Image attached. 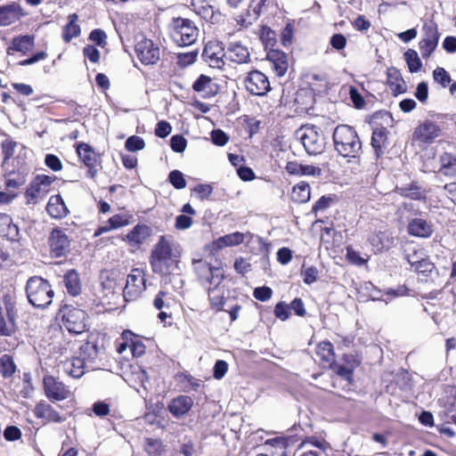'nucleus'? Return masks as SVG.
<instances>
[{"label":"nucleus","mask_w":456,"mask_h":456,"mask_svg":"<svg viewBox=\"0 0 456 456\" xmlns=\"http://www.w3.org/2000/svg\"><path fill=\"white\" fill-rule=\"evenodd\" d=\"M315 354L319 357L320 364L323 368H330L334 370L336 365V354L332 343L323 340L317 344Z\"/></svg>","instance_id":"25"},{"label":"nucleus","mask_w":456,"mask_h":456,"mask_svg":"<svg viewBox=\"0 0 456 456\" xmlns=\"http://www.w3.org/2000/svg\"><path fill=\"white\" fill-rule=\"evenodd\" d=\"M26 183V176L20 172H11L5 175L4 187L7 191L17 190Z\"/></svg>","instance_id":"47"},{"label":"nucleus","mask_w":456,"mask_h":456,"mask_svg":"<svg viewBox=\"0 0 456 456\" xmlns=\"http://www.w3.org/2000/svg\"><path fill=\"white\" fill-rule=\"evenodd\" d=\"M334 149L343 158L360 159L362 153V143L354 127L340 124L336 126L332 134Z\"/></svg>","instance_id":"1"},{"label":"nucleus","mask_w":456,"mask_h":456,"mask_svg":"<svg viewBox=\"0 0 456 456\" xmlns=\"http://www.w3.org/2000/svg\"><path fill=\"white\" fill-rule=\"evenodd\" d=\"M346 258L349 264L357 266H362L367 263V260L361 256L360 253L351 246L346 248Z\"/></svg>","instance_id":"57"},{"label":"nucleus","mask_w":456,"mask_h":456,"mask_svg":"<svg viewBox=\"0 0 456 456\" xmlns=\"http://www.w3.org/2000/svg\"><path fill=\"white\" fill-rule=\"evenodd\" d=\"M285 170L290 175H320L322 172L318 167L303 165L296 160L288 161Z\"/></svg>","instance_id":"36"},{"label":"nucleus","mask_w":456,"mask_h":456,"mask_svg":"<svg viewBox=\"0 0 456 456\" xmlns=\"http://www.w3.org/2000/svg\"><path fill=\"white\" fill-rule=\"evenodd\" d=\"M213 287L208 289V300L210 308L216 313L225 311L229 314L231 322H235L239 318V313L242 306L239 303L232 304L228 310L224 309V305L227 301H232L231 297H226L224 291L219 292L218 286L213 284ZM232 300H236L235 297Z\"/></svg>","instance_id":"9"},{"label":"nucleus","mask_w":456,"mask_h":456,"mask_svg":"<svg viewBox=\"0 0 456 456\" xmlns=\"http://www.w3.org/2000/svg\"><path fill=\"white\" fill-rule=\"evenodd\" d=\"M440 37L438 25L434 20H428L423 22L419 49L424 60H428L436 50Z\"/></svg>","instance_id":"7"},{"label":"nucleus","mask_w":456,"mask_h":456,"mask_svg":"<svg viewBox=\"0 0 456 456\" xmlns=\"http://www.w3.org/2000/svg\"><path fill=\"white\" fill-rule=\"evenodd\" d=\"M134 52L138 60L145 66L155 65L160 60L159 45L145 37L137 40L134 45Z\"/></svg>","instance_id":"12"},{"label":"nucleus","mask_w":456,"mask_h":456,"mask_svg":"<svg viewBox=\"0 0 456 456\" xmlns=\"http://www.w3.org/2000/svg\"><path fill=\"white\" fill-rule=\"evenodd\" d=\"M146 289L145 272L142 268H133L127 275L124 288L126 301H134L139 298Z\"/></svg>","instance_id":"11"},{"label":"nucleus","mask_w":456,"mask_h":456,"mask_svg":"<svg viewBox=\"0 0 456 456\" xmlns=\"http://www.w3.org/2000/svg\"><path fill=\"white\" fill-rule=\"evenodd\" d=\"M64 372L71 378L79 379L85 373L86 363L80 357H71L62 362Z\"/></svg>","instance_id":"37"},{"label":"nucleus","mask_w":456,"mask_h":456,"mask_svg":"<svg viewBox=\"0 0 456 456\" xmlns=\"http://www.w3.org/2000/svg\"><path fill=\"white\" fill-rule=\"evenodd\" d=\"M289 445V438L286 436H276L264 443V446L271 456H286Z\"/></svg>","instance_id":"35"},{"label":"nucleus","mask_w":456,"mask_h":456,"mask_svg":"<svg viewBox=\"0 0 456 456\" xmlns=\"http://www.w3.org/2000/svg\"><path fill=\"white\" fill-rule=\"evenodd\" d=\"M193 399L185 395H180L174 397L167 405V411L175 419H181L186 416L193 406Z\"/></svg>","instance_id":"24"},{"label":"nucleus","mask_w":456,"mask_h":456,"mask_svg":"<svg viewBox=\"0 0 456 456\" xmlns=\"http://www.w3.org/2000/svg\"><path fill=\"white\" fill-rule=\"evenodd\" d=\"M89 40L95 43L101 47H104L107 45V35L101 28H94L89 34Z\"/></svg>","instance_id":"64"},{"label":"nucleus","mask_w":456,"mask_h":456,"mask_svg":"<svg viewBox=\"0 0 456 456\" xmlns=\"http://www.w3.org/2000/svg\"><path fill=\"white\" fill-rule=\"evenodd\" d=\"M16 371V364L13 358L9 354L0 356V375L4 379H10Z\"/></svg>","instance_id":"46"},{"label":"nucleus","mask_w":456,"mask_h":456,"mask_svg":"<svg viewBox=\"0 0 456 456\" xmlns=\"http://www.w3.org/2000/svg\"><path fill=\"white\" fill-rule=\"evenodd\" d=\"M132 219L133 216L130 214H116L108 219V224L116 230L130 224Z\"/></svg>","instance_id":"51"},{"label":"nucleus","mask_w":456,"mask_h":456,"mask_svg":"<svg viewBox=\"0 0 456 456\" xmlns=\"http://www.w3.org/2000/svg\"><path fill=\"white\" fill-rule=\"evenodd\" d=\"M407 232L412 237L428 239L434 232L433 224L424 218H412L408 222Z\"/></svg>","instance_id":"28"},{"label":"nucleus","mask_w":456,"mask_h":456,"mask_svg":"<svg viewBox=\"0 0 456 456\" xmlns=\"http://www.w3.org/2000/svg\"><path fill=\"white\" fill-rule=\"evenodd\" d=\"M0 236L12 242H18L20 238L18 225L6 213H0Z\"/></svg>","instance_id":"29"},{"label":"nucleus","mask_w":456,"mask_h":456,"mask_svg":"<svg viewBox=\"0 0 456 456\" xmlns=\"http://www.w3.org/2000/svg\"><path fill=\"white\" fill-rule=\"evenodd\" d=\"M442 128L438 123L425 119L415 127L412 133V141L430 144L440 136Z\"/></svg>","instance_id":"16"},{"label":"nucleus","mask_w":456,"mask_h":456,"mask_svg":"<svg viewBox=\"0 0 456 456\" xmlns=\"http://www.w3.org/2000/svg\"><path fill=\"white\" fill-rule=\"evenodd\" d=\"M151 228L145 224H137L124 237L123 240L132 248V251L138 250L151 235Z\"/></svg>","instance_id":"20"},{"label":"nucleus","mask_w":456,"mask_h":456,"mask_svg":"<svg viewBox=\"0 0 456 456\" xmlns=\"http://www.w3.org/2000/svg\"><path fill=\"white\" fill-rule=\"evenodd\" d=\"M440 171L446 176L456 175V157L445 152L440 157Z\"/></svg>","instance_id":"44"},{"label":"nucleus","mask_w":456,"mask_h":456,"mask_svg":"<svg viewBox=\"0 0 456 456\" xmlns=\"http://www.w3.org/2000/svg\"><path fill=\"white\" fill-rule=\"evenodd\" d=\"M187 140L182 134H175L170 139V147L173 151L182 153L185 151Z\"/></svg>","instance_id":"63"},{"label":"nucleus","mask_w":456,"mask_h":456,"mask_svg":"<svg viewBox=\"0 0 456 456\" xmlns=\"http://www.w3.org/2000/svg\"><path fill=\"white\" fill-rule=\"evenodd\" d=\"M388 131L384 126L376 127L371 134L370 145L373 149L376 159H379L385 152L388 144Z\"/></svg>","instance_id":"32"},{"label":"nucleus","mask_w":456,"mask_h":456,"mask_svg":"<svg viewBox=\"0 0 456 456\" xmlns=\"http://www.w3.org/2000/svg\"><path fill=\"white\" fill-rule=\"evenodd\" d=\"M199 51H191L187 53H179L176 54L177 65L185 68L194 63L197 60Z\"/></svg>","instance_id":"52"},{"label":"nucleus","mask_w":456,"mask_h":456,"mask_svg":"<svg viewBox=\"0 0 456 456\" xmlns=\"http://www.w3.org/2000/svg\"><path fill=\"white\" fill-rule=\"evenodd\" d=\"M18 142L12 138L8 136L1 142V152L3 155L2 165L8 164L9 161L13 158Z\"/></svg>","instance_id":"45"},{"label":"nucleus","mask_w":456,"mask_h":456,"mask_svg":"<svg viewBox=\"0 0 456 456\" xmlns=\"http://www.w3.org/2000/svg\"><path fill=\"white\" fill-rule=\"evenodd\" d=\"M45 209L47 214L54 219H63L69 214V210L60 194L50 197Z\"/></svg>","instance_id":"33"},{"label":"nucleus","mask_w":456,"mask_h":456,"mask_svg":"<svg viewBox=\"0 0 456 456\" xmlns=\"http://www.w3.org/2000/svg\"><path fill=\"white\" fill-rule=\"evenodd\" d=\"M133 339V331L129 330H125L121 333V340L116 341V350L117 352L121 354H123L127 347L130 348L131 340Z\"/></svg>","instance_id":"56"},{"label":"nucleus","mask_w":456,"mask_h":456,"mask_svg":"<svg viewBox=\"0 0 456 456\" xmlns=\"http://www.w3.org/2000/svg\"><path fill=\"white\" fill-rule=\"evenodd\" d=\"M63 283L69 295L77 297L81 293V281L78 273L74 270H69L63 276Z\"/></svg>","instance_id":"38"},{"label":"nucleus","mask_w":456,"mask_h":456,"mask_svg":"<svg viewBox=\"0 0 456 456\" xmlns=\"http://www.w3.org/2000/svg\"><path fill=\"white\" fill-rule=\"evenodd\" d=\"M57 180L55 175L45 174L36 175L24 191L27 205H37L52 191L53 183Z\"/></svg>","instance_id":"6"},{"label":"nucleus","mask_w":456,"mask_h":456,"mask_svg":"<svg viewBox=\"0 0 456 456\" xmlns=\"http://www.w3.org/2000/svg\"><path fill=\"white\" fill-rule=\"evenodd\" d=\"M334 195L322 196L312 207V213L317 214L319 211H323L329 208L331 203L334 202Z\"/></svg>","instance_id":"59"},{"label":"nucleus","mask_w":456,"mask_h":456,"mask_svg":"<svg viewBox=\"0 0 456 456\" xmlns=\"http://www.w3.org/2000/svg\"><path fill=\"white\" fill-rule=\"evenodd\" d=\"M144 450L149 456H160L164 452V445L159 438L147 437L144 441Z\"/></svg>","instance_id":"49"},{"label":"nucleus","mask_w":456,"mask_h":456,"mask_svg":"<svg viewBox=\"0 0 456 456\" xmlns=\"http://www.w3.org/2000/svg\"><path fill=\"white\" fill-rule=\"evenodd\" d=\"M224 57H226V52L222 42L210 40L205 45L202 59L211 68L221 69L224 65Z\"/></svg>","instance_id":"17"},{"label":"nucleus","mask_w":456,"mask_h":456,"mask_svg":"<svg viewBox=\"0 0 456 456\" xmlns=\"http://www.w3.org/2000/svg\"><path fill=\"white\" fill-rule=\"evenodd\" d=\"M192 89L200 94L202 98L208 99L217 94L219 86L212 77L201 74L192 84Z\"/></svg>","instance_id":"27"},{"label":"nucleus","mask_w":456,"mask_h":456,"mask_svg":"<svg viewBox=\"0 0 456 456\" xmlns=\"http://www.w3.org/2000/svg\"><path fill=\"white\" fill-rule=\"evenodd\" d=\"M244 86L246 90L255 96H265L272 90L268 77L258 69H253L248 72Z\"/></svg>","instance_id":"13"},{"label":"nucleus","mask_w":456,"mask_h":456,"mask_svg":"<svg viewBox=\"0 0 456 456\" xmlns=\"http://www.w3.org/2000/svg\"><path fill=\"white\" fill-rule=\"evenodd\" d=\"M265 3L266 0H251L248 8L235 18L237 25L244 28L251 26L261 16Z\"/></svg>","instance_id":"19"},{"label":"nucleus","mask_w":456,"mask_h":456,"mask_svg":"<svg viewBox=\"0 0 456 456\" xmlns=\"http://www.w3.org/2000/svg\"><path fill=\"white\" fill-rule=\"evenodd\" d=\"M171 41L180 47L192 45L199 37V28L195 22L183 17H173L167 27Z\"/></svg>","instance_id":"3"},{"label":"nucleus","mask_w":456,"mask_h":456,"mask_svg":"<svg viewBox=\"0 0 456 456\" xmlns=\"http://www.w3.org/2000/svg\"><path fill=\"white\" fill-rule=\"evenodd\" d=\"M412 268L416 273L424 277L430 276L431 273L436 271V265L431 262L428 256H425L424 258L419 259L418 264Z\"/></svg>","instance_id":"50"},{"label":"nucleus","mask_w":456,"mask_h":456,"mask_svg":"<svg viewBox=\"0 0 456 456\" xmlns=\"http://www.w3.org/2000/svg\"><path fill=\"white\" fill-rule=\"evenodd\" d=\"M178 262L176 256L173 253L170 240L165 236H160L150 256L152 272L161 276H168L173 273L175 267H177Z\"/></svg>","instance_id":"2"},{"label":"nucleus","mask_w":456,"mask_h":456,"mask_svg":"<svg viewBox=\"0 0 456 456\" xmlns=\"http://www.w3.org/2000/svg\"><path fill=\"white\" fill-rule=\"evenodd\" d=\"M1 302L4 305L6 313L12 314L14 315L16 314V300L13 293H4L1 297Z\"/></svg>","instance_id":"62"},{"label":"nucleus","mask_w":456,"mask_h":456,"mask_svg":"<svg viewBox=\"0 0 456 456\" xmlns=\"http://www.w3.org/2000/svg\"><path fill=\"white\" fill-rule=\"evenodd\" d=\"M193 265L196 274L201 282L219 286L224 279V271L221 267L213 266L202 259L194 261Z\"/></svg>","instance_id":"15"},{"label":"nucleus","mask_w":456,"mask_h":456,"mask_svg":"<svg viewBox=\"0 0 456 456\" xmlns=\"http://www.w3.org/2000/svg\"><path fill=\"white\" fill-rule=\"evenodd\" d=\"M297 135L308 154L317 155L323 151L325 148L324 138L319 133V128L316 126H303L297 131Z\"/></svg>","instance_id":"8"},{"label":"nucleus","mask_w":456,"mask_h":456,"mask_svg":"<svg viewBox=\"0 0 456 456\" xmlns=\"http://www.w3.org/2000/svg\"><path fill=\"white\" fill-rule=\"evenodd\" d=\"M48 244L50 253L54 257L65 256L69 251L70 241L68 235L60 228L53 229L49 239Z\"/></svg>","instance_id":"21"},{"label":"nucleus","mask_w":456,"mask_h":456,"mask_svg":"<svg viewBox=\"0 0 456 456\" xmlns=\"http://www.w3.org/2000/svg\"><path fill=\"white\" fill-rule=\"evenodd\" d=\"M311 197L310 185L306 182H299L293 186L290 199L297 204L306 203Z\"/></svg>","instance_id":"42"},{"label":"nucleus","mask_w":456,"mask_h":456,"mask_svg":"<svg viewBox=\"0 0 456 456\" xmlns=\"http://www.w3.org/2000/svg\"><path fill=\"white\" fill-rule=\"evenodd\" d=\"M309 444L311 445H314L315 447H317L318 449H320L322 452H326V451L328 449L330 448V443H328L326 440L324 439H318L316 436H305L301 444H299L298 448H302L305 444Z\"/></svg>","instance_id":"55"},{"label":"nucleus","mask_w":456,"mask_h":456,"mask_svg":"<svg viewBox=\"0 0 456 456\" xmlns=\"http://www.w3.org/2000/svg\"><path fill=\"white\" fill-rule=\"evenodd\" d=\"M42 386L45 397L52 403L64 401L72 395L69 387L53 375L44 376Z\"/></svg>","instance_id":"10"},{"label":"nucleus","mask_w":456,"mask_h":456,"mask_svg":"<svg viewBox=\"0 0 456 456\" xmlns=\"http://www.w3.org/2000/svg\"><path fill=\"white\" fill-rule=\"evenodd\" d=\"M33 413L37 419H43L45 423H62L67 419L51 403L43 400L35 405Z\"/></svg>","instance_id":"22"},{"label":"nucleus","mask_w":456,"mask_h":456,"mask_svg":"<svg viewBox=\"0 0 456 456\" xmlns=\"http://www.w3.org/2000/svg\"><path fill=\"white\" fill-rule=\"evenodd\" d=\"M404 60L411 73H416L422 68V62L414 49H408L404 53Z\"/></svg>","instance_id":"48"},{"label":"nucleus","mask_w":456,"mask_h":456,"mask_svg":"<svg viewBox=\"0 0 456 456\" xmlns=\"http://www.w3.org/2000/svg\"><path fill=\"white\" fill-rule=\"evenodd\" d=\"M395 191L400 196L413 200H421L426 199L425 191L421 190L417 182H411L409 184L400 187L396 186Z\"/></svg>","instance_id":"39"},{"label":"nucleus","mask_w":456,"mask_h":456,"mask_svg":"<svg viewBox=\"0 0 456 456\" xmlns=\"http://www.w3.org/2000/svg\"><path fill=\"white\" fill-rule=\"evenodd\" d=\"M387 84L395 96L404 94L407 90L402 74L395 67L387 69Z\"/></svg>","instance_id":"34"},{"label":"nucleus","mask_w":456,"mask_h":456,"mask_svg":"<svg viewBox=\"0 0 456 456\" xmlns=\"http://www.w3.org/2000/svg\"><path fill=\"white\" fill-rule=\"evenodd\" d=\"M77 13H71L68 16V23L63 26L61 36L65 43H69L73 38L80 35L81 28L77 24Z\"/></svg>","instance_id":"40"},{"label":"nucleus","mask_w":456,"mask_h":456,"mask_svg":"<svg viewBox=\"0 0 456 456\" xmlns=\"http://www.w3.org/2000/svg\"><path fill=\"white\" fill-rule=\"evenodd\" d=\"M169 183L177 190L185 188L186 181L183 175L179 170H173L168 175Z\"/></svg>","instance_id":"60"},{"label":"nucleus","mask_w":456,"mask_h":456,"mask_svg":"<svg viewBox=\"0 0 456 456\" xmlns=\"http://www.w3.org/2000/svg\"><path fill=\"white\" fill-rule=\"evenodd\" d=\"M222 237L225 247H233L241 244L244 241V234L240 232L225 234Z\"/></svg>","instance_id":"61"},{"label":"nucleus","mask_w":456,"mask_h":456,"mask_svg":"<svg viewBox=\"0 0 456 456\" xmlns=\"http://www.w3.org/2000/svg\"><path fill=\"white\" fill-rule=\"evenodd\" d=\"M433 77L436 82L440 84L443 87H446L452 81L449 73L441 67H437L433 71Z\"/></svg>","instance_id":"58"},{"label":"nucleus","mask_w":456,"mask_h":456,"mask_svg":"<svg viewBox=\"0 0 456 456\" xmlns=\"http://www.w3.org/2000/svg\"><path fill=\"white\" fill-rule=\"evenodd\" d=\"M226 58L237 64H246L251 61L248 47L240 42L229 44L226 50Z\"/></svg>","instance_id":"30"},{"label":"nucleus","mask_w":456,"mask_h":456,"mask_svg":"<svg viewBox=\"0 0 456 456\" xmlns=\"http://www.w3.org/2000/svg\"><path fill=\"white\" fill-rule=\"evenodd\" d=\"M35 45V37L31 35H21L12 39L10 48L15 52L26 54Z\"/></svg>","instance_id":"41"},{"label":"nucleus","mask_w":456,"mask_h":456,"mask_svg":"<svg viewBox=\"0 0 456 456\" xmlns=\"http://www.w3.org/2000/svg\"><path fill=\"white\" fill-rule=\"evenodd\" d=\"M25 290L28 303L36 308L45 309L48 307L54 297L52 285L41 276L28 278Z\"/></svg>","instance_id":"4"},{"label":"nucleus","mask_w":456,"mask_h":456,"mask_svg":"<svg viewBox=\"0 0 456 456\" xmlns=\"http://www.w3.org/2000/svg\"><path fill=\"white\" fill-rule=\"evenodd\" d=\"M144 147H145L144 140L138 135L129 136L125 142L126 150L130 152L142 151L144 149Z\"/></svg>","instance_id":"54"},{"label":"nucleus","mask_w":456,"mask_h":456,"mask_svg":"<svg viewBox=\"0 0 456 456\" xmlns=\"http://www.w3.org/2000/svg\"><path fill=\"white\" fill-rule=\"evenodd\" d=\"M130 350L133 357H141L145 354L146 346L142 338L133 332V339L131 340Z\"/></svg>","instance_id":"53"},{"label":"nucleus","mask_w":456,"mask_h":456,"mask_svg":"<svg viewBox=\"0 0 456 456\" xmlns=\"http://www.w3.org/2000/svg\"><path fill=\"white\" fill-rule=\"evenodd\" d=\"M27 15L28 12L19 2L12 1L2 4L0 5V27H9Z\"/></svg>","instance_id":"18"},{"label":"nucleus","mask_w":456,"mask_h":456,"mask_svg":"<svg viewBox=\"0 0 456 456\" xmlns=\"http://www.w3.org/2000/svg\"><path fill=\"white\" fill-rule=\"evenodd\" d=\"M344 364L336 363L334 372L343 379L352 383L354 370L361 365V359L356 354H344L342 356Z\"/></svg>","instance_id":"23"},{"label":"nucleus","mask_w":456,"mask_h":456,"mask_svg":"<svg viewBox=\"0 0 456 456\" xmlns=\"http://www.w3.org/2000/svg\"><path fill=\"white\" fill-rule=\"evenodd\" d=\"M266 60L271 64L272 70L279 77H283L289 68L287 54L278 49H270L266 54Z\"/></svg>","instance_id":"26"},{"label":"nucleus","mask_w":456,"mask_h":456,"mask_svg":"<svg viewBox=\"0 0 456 456\" xmlns=\"http://www.w3.org/2000/svg\"><path fill=\"white\" fill-rule=\"evenodd\" d=\"M192 10L204 20L213 22L214 11L208 0H191Z\"/></svg>","instance_id":"43"},{"label":"nucleus","mask_w":456,"mask_h":456,"mask_svg":"<svg viewBox=\"0 0 456 456\" xmlns=\"http://www.w3.org/2000/svg\"><path fill=\"white\" fill-rule=\"evenodd\" d=\"M368 242L375 253H381L392 246L394 239L388 231H374L369 235Z\"/></svg>","instance_id":"31"},{"label":"nucleus","mask_w":456,"mask_h":456,"mask_svg":"<svg viewBox=\"0 0 456 456\" xmlns=\"http://www.w3.org/2000/svg\"><path fill=\"white\" fill-rule=\"evenodd\" d=\"M76 152L79 160L86 167V175L94 178L97 175V167L101 165V155L96 153L94 148L86 142H79L75 144Z\"/></svg>","instance_id":"14"},{"label":"nucleus","mask_w":456,"mask_h":456,"mask_svg":"<svg viewBox=\"0 0 456 456\" xmlns=\"http://www.w3.org/2000/svg\"><path fill=\"white\" fill-rule=\"evenodd\" d=\"M57 318L69 333L81 334L86 330L87 314L73 305H61L57 313Z\"/></svg>","instance_id":"5"}]
</instances>
